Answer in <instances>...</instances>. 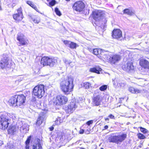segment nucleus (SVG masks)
<instances>
[{"label": "nucleus", "mask_w": 149, "mask_h": 149, "mask_svg": "<svg viewBox=\"0 0 149 149\" xmlns=\"http://www.w3.org/2000/svg\"><path fill=\"white\" fill-rule=\"evenodd\" d=\"M93 18L96 21H98L103 18L102 12L100 10H96L93 12Z\"/></svg>", "instance_id": "ddd939ff"}, {"label": "nucleus", "mask_w": 149, "mask_h": 149, "mask_svg": "<svg viewBox=\"0 0 149 149\" xmlns=\"http://www.w3.org/2000/svg\"><path fill=\"white\" fill-rule=\"evenodd\" d=\"M9 61L8 58L7 56H5L3 58H2L0 61V68L2 69L7 67L10 68V65L9 64Z\"/></svg>", "instance_id": "9d476101"}, {"label": "nucleus", "mask_w": 149, "mask_h": 149, "mask_svg": "<svg viewBox=\"0 0 149 149\" xmlns=\"http://www.w3.org/2000/svg\"><path fill=\"white\" fill-rule=\"evenodd\" d=\"M107 20L106 19H104V24H105L107 22Z\"/></svg>", "instance_id": "8fccbe9b"}, {"label": "nucleus", "mask_w": 149, "mask_h": 149, "mask_svg": "<svg viewBox=\"0 0 149 149\" xmlns=\"http://www.w3.org/2000/svg\"><path fill=\"white\" fill-rule=\"evenodd\" d=\"M84 7L85 6L84 3L81 1L75 2L72 7L74 10L78 12L82 11Z\"/></svg>", "instance_id": "6e6552de"}, {"label": "nucleus", "mask_w": 149, "mask_h": 149, "mask_svg": "<svg viewBox=\"0 0 149 149\" xmlns=\"http://www.w3.org/2000/svg\"><path fill=\"white\" fill-rule=\"evenodd\" d=\"M140 130L142 132L145 134L147 133L148 132V130L147 129L142 127H140Z\"/></svg>", "instance_id": "4c0bfd02"}, {"label": "nucleus", "mask_w": 149, "mask_h": 149, "mask_svg": "<svg viewBox=\"0 0 149 149\" xmlns=\"http://www.w3.org/2000/svg\"><path fill=\"white\" fill-rule=\"evenodd\" d=\"M32 20L35 23L38 24L40 21L39 18L36 16H33V17H30Z\"/></svg>", "instance_id": "b1692460"}, {"label": "nucleus", "mask_w": 149, "mask_h": 149, "mask_svg": "<svg viewBox=\"0 0 149 149\" xmlns=\"http://www.w3.org/2000/svg\"><path fill=\"white\" fill-rule=\"evenodd\" d=\"M13 17L16 22H19L22 21L23 18V15L21 7L17 10L15 14L13 15Z\"/></svg>", "instance_id": "0eeeda50"}, {"label": "nucleus", "mask_w": 149, "mask_h": 149, "mask_svg": "<svg viewBox=\"0 0 149 149\" xmlns=\"http://www.w3.org/2000/svg\"><path fill=\"white\" fill-rule=\"evenodd\" d=\"M108 126L107 125H105L104 126V130H106L108 129Z\"/></svg>", "instance_id": "3c124183"}, {"label": "nucleus", "mask_w": 149, "mask_h": 149, "mask_svg": "<svg viewBox=\"0 0 149 149\" xmlns=\"http://www.w3.org/2000/svg\"><path fill=\"white\" fill-rule=\"evenodd\" d=\"M123 13L127 14L128 15H132L133 12L132 11L128 9H125L123 10Z\"/></svg>", "instance_id": "cd10ccee"}, {"label": "nucleus", "mask_w": 149, "mask_h": 149, "mask_svg": "<svg viewBox=\"0 0 149 149\" xmlns=\"http://www.w3.org/2000/svg\"><path fill=\"white\" fill-rule=\"evenodd\" d=\"M44 120V117L43 116H39L36 122V124L39 125L41 124L43 121Z\"/></svg>", "instance_id": "a878e982"}, {"label": "nucleus", "mask_w": 149, "mask_h": 149, "mask_svg": "<svg viewBox=\"0 0 149 149\" xmlns=\"http://www.w3.org/2000/svg\"><path fill=\"white\" fill-rule=\"evenodd\" d=\"M68 100V99L66 97L59 95L57 96L56 97H54L52 101L54 104L61 105L65 104Z\"/></svg>", "instance_id": "423d86ee"}, {"label": "nucleus", "mask_w": 149, "mask_h": 149, "mask_svg": "<svg viewBox=\"0 0 149 149\" xmlns=\"http://www.w3.org/2000/svg\"><path fill=\"white\" fill-rule=\"evenodd\" d=\"M129 91L132 93H140V91L137 89H135L133 87H130L129 88Z\"/></svg>", "instance_id": "5701e85b"}, {"label": "nucleus", "mask_w": 149, "mask_h": 149, "mask_svg": "<svg viewBox=\"0 0 149 149\" xmlns=\"http://www.w3.org/2000/svg\"><path fill=\"white\" fill-rule=\"evenodd\" d=\"M112 37L118 39L122 36V32L119 29H114L112 32Z\"/></svg>", "instance_id": "f3484780"}, {"label": "nucleus", "mask_w": 149, "mask_h": 149, "mask_svg": "<svg viewBox=\"0 0 149 149\" xmlns=\"http://www.w3.org/2000/svg\"><path fill=\"white\" fill-rule=\"evenodd\" d=\"M77 46V45L76 43L71 42L69 45L70 47L72 49L76 48Z\"/></svg>", "instance_id": "2f4dec72"}, {"label": "nucleus", "mask_w": 149, "mask_h": 149, "mask_svg": "<svg viewBox=\"0 0 149 149\" xmlns=\"http://www.w3.org/2000/svg\"><path fill=\"white\" fill-rule=\"evenodd\" d=\"M37 149H42L41 145L39 142H38L36 145H33V149H37Z\"/></svg>", "instance_id": "c85d7f7f"}, {"label": "nucleus", "mask_w": 149, "mask_h": 149, "mask_svg": "<svg viewBox=\"0 0 149 149\" xmlns=\"http://www.w3.org/2000/svg\"><path fill=\"white\" fill-rule=\"evenodd\" d=\"M59 138H60V140L61 141H64L66 140L67 136L65 133L62 132L61 135L59 136Z\"/></svg>", "instance_id": "393cba45"}, {"label": "nucleus", "mask_w": 149, "mask_h": 149, "mask_svg": "<svg viewBox=\"0 0 149 149\" xmlns=\"http://www.w3.org/2000/svg\"><path fill=\"white\" fill-rule=\"evenodd\" d=\"M139 64L142 68L149 69V62L147 60L144 59H141L139 60Z\"/></svg>", "instance_id": "dca6fc26"}, {"label": "nucleus", "mask_w": 149, "mask_h": 149, "mask_svg": "<svg viewBox=\"0 0 149 149\" xmlns=\"http://www.w3.org/2000/svg\"><path fill=\"white\" fill-rule=\"evenodd\" d=\"M102 97L100 95H98L94 97L93 99V102L95 105H99L102 100Z\"/></svg>", "instance_id": "6ab92c4d"}, {"label": "nucleus", "mask_w": 149, "mask_h": 149, "mask_svg": "<svg viewBox=\"0 0 149 149\" xmlns=\"http://www.w3.org/2000/svg\"><path fill=\"white\" fill-rule=\"evenodd\" d=\"M102 51L101 49H93V53L95 55H97L100 54Z\"/></svg>", "instance_id": "bb28decb"}, {"label": "nucleus", "mask_w": 149, "mask_h": 149, "mask_svg": "<svg viewBox=\"0 0 149 149\" xmlns=\"http://www.w3.org/2000/svg\"><path fill=\"white\" fill-rule=\"evenodd\" d=\"M73 81V78L70 77L61 82V88L65 94H68L70 92L73 91L74 87Z\"/></svg>", "instance_id": "f257e3e1"}, {"label": "nucleus", "mask_w": 149, "mask_h": 149, "mask_svg": "<svg viewBox=\"0 0 149 149\" xmlns=\"http://www.w3.org/2000/svg\"><path fill=\"white\" fill-rule=\"evenodd\" d=\"M90 131L89 130H87L85 132V133L86 134H88L89 133Z\"/></svg>", "instance_id": "603ef678"}, {"label": "nucleus", "mask_w": 149, "mask_h": 149, "mask_svg": "<svg viewBox=\"0 0 149 149\" xmlns=\"http://www.w3.org/2000/svg\"><path fill=\"white\" fill-rule=\"evenodd\" d=\"M30 6H31L32 8H33L34 9H35L36 11L40 13L39 11L38 10L36 6V5H34V4L32 2L31 5Z\"/></svg>", "instance_id": "e433bc0d"}, {"label": "nucleus", "mask_w": 149, "mask_h": 149, "mask_svg": "<svg viewBox=\"0 0 149 149\" xmlns=\"http://www.w3.org/2000/svg\"><path fill=\"white\" fill-rule=\"evenodd\" d=\"M45 93L44 85L40 84L34 87L33 89L32 94L37 98H40L44 96Z\"/></svg>", "instance_id": "20e7f679"}, {"label": "nucleus", "mask_w": 149, "mask_h": 149, "mask_svg": "<svg viewBox=\"0 0 149 149\" xmlns=\"http://www.w3.org/2000/svg\"><path fill=\"white\" fill-rule=\"evenodd\" d=\"M101 149H103V148H101Z\"/></svg>", "instance_id": "052dcab7"}, {"label": "nucleus", "mask_w": 149, "mask_h": 149, "mask_svg": "<svg viewBox=\"0 0 149 149\" xmlns=\"http://www.w3.org/2000/svg\"><path fill=\"white\" fill-rule=\"evenodd\" d=\"M7 115L6 113L4 112L0 116V128L3 130H5L7 128L10 122V119L7 117Z\"/></svg>", "instance_id": "39448f33"}, {"label": "nucleus", "mask_w": 149, "mask_h": 149, "mask_svg": "<svg viewBox=\"0 0 149 149\" xmlns=\"http://www.w3.org/2000/svg\"><path fill=\"white\" fill-rule=\"evenodd\" d=\"M105 120L106 121H108V120H109V119L108 118H105Z\"/></svg>", "instance_id": "5fc2aeb1"}, {"label": "nucleus", "mask_w": 149, "mask_h": 149, "mask_svg": "<svg viewBox=\"0 0 149 149\" xmlns=\"http://www.w3.org/2000/svg\"><path fill=\"white\" fill-rule=\"evenodd\" d=\"M138 137L139 139H142L145 138L146 137L143 134L139 133L138 135Z\"/></svg>", "instance_id": "79ce46f5"}, {"label": "nucleus", "mask_w": 149, "mask_h": 149, "mask_svg": "<svg viewBox=\"0 0 149 149\" xmlns=\"http://www.w3.org/2000/svg\"><path fill=\"white\" fill-rule=\"evenodd\" d=\"M26 3L28 4L30 6L31 5V4L32 3V2L31 1H26Z\"/></svg>", "instance_id": "49530a36"}, {"label": "nucleus", "mask_w": 149, "mask_h": 149, "mask_svg": "<svg viewBox=\"0 0 149 149\" xmlns=\"http://www.w3.org/2000/svg\"><path fill=\"white\" fill-rule=\"evenodd\" d=\"M61 120L60 118L59 117H58V118H56V120L55 121L56 124L58 125L60 124V123H61Z\"/></svg>", "instance_id": "58836bf2"}, {"label": "nucleus", "mask_w": 149, "mask_h": 149, "mask_svg": "<svg viewBox=\"0 0 149 149\" xmlns=\"http://www.w3.org/2000/svg\"><path fill=\"white\" fill-rule=\"evenodd\" d=\"M91 86V84L88 82H85L84 84V87L86 88H88Z\"/></svg>", "instance_id": "c9c22d12"}, {"label": "nucleus", "mask_w": 149, "mask_h": 149, "mask_svg": "<svg viewBox=\"0 0 149 149\" xmlns=\"http://www.w3.org/2000/svg\"><path fill=\"white\" fill-rule=\"evenodd\" d=\"M93 122V120H90L88 121L86 123V124L89 126L91 124H92Z\"/></svg>", "instance_id": "37998d69"}, {"label": "nucleus", "mask_w": 149, "mask_h": 149, "mask_svg": "<svg viewBox=\"0 0 149 149\" xmlns=\"http://www.w3.org/2000/svg\"><path fill=\"white\" fill-rule=\"evenodd\" d=\"M70 43H71V41L68 40H65L64 41V43L65 45H69Z\"/></svg>", "instance_id": "c03bdc74"}, {"label": "nucleus", "mask_w": 149, "mask_h": 149, "mask_svg": "<svg viewBox=\"0 0 149 149\" xmlns=\"http://www.w3.org/2000/svg\"><path fill=\"white\" fill-rule=\"evenodd\" d=\"M19 128V125L17 123L15 125H11L10 126L8 129V133L9 134H15L17 133Z\"/></svg>", "instance_id": "2eb2a0df"}, {"label": "nucleus", "mask_w": 149, "mask_h": 149, "mask_svg": "<svg viewBox=\"0 0 149 149\" xmlns=\"http://www.w3.org/2000/svg\"><path fill=\"white\" fill-rule=\"evenodd\" d=\"M63 61L66 64H70L71 63V62L70 61L66 59H65V58H64L63 59Z\"/></svg>", "instance_id": "a19ab883"}, {"label": "nucleus", "mask_w": 149, "mask_h": 149, "mask_svg": "<svg viewBox=\"0 0 149 149\" xmlns=\"http://www.w3.org/2000/svg\"><path fill=\"white\" fill-rule=\"evenodd\" d=\"M55 11L57 15L60 16L61 15V14L60 11L59 10L58 8H55Z\"/></svg>", "instance_id": "f704fd0d"}, {"label": "nucleus", "mask_w": 149, "mask_h": 149, "mask_svg": "<svg viewBox=\"0 0 149 149\" xmlns=\"http://www.w3.org/2000/svg\"><path fill=\"white\" fill-rule=\"evenodd\" d=\"M26 100L25 96L23 95H16L11 97L8 101L10 105L20 106L24 105Z\"/></svg>", "instance_id": "f03ea898"}, {"label": "nucleus", "mask_w": 149, "mask_h": 149, "mask_svg": "<svg viewBox=\"0 0 149 149\" xmlns=\"http://www.w3.org/2000/svg\"><path fill=\"white\" fill-rule=\"evenodd\" d=\"M134 68L132 63L131 62H125L122 66V69L127 72L133 70Z\"/></svg>", "instance_id": "f8f14e48"}, {"label": "nucleus", "mask_w": 149, "mask_h": 149, "mask_svg": "<svg viewBox=\"0 0 149 149\" xmlns=\"http://www.w3.org/2000/svg\"><path fill=\"white\" fill-rule=\"evenodd\" d=\"M49 1V6H53L56 3V1L55 0H47Z\"/></svg>", "instance_id": "473e14b6"}, {"label": "nucleus", "mask_w": 149, "mask_h": 149, "mask_svg": "<svg viewBox=\"0 0 149 149\" xmlns=\"http://www.w3.org/2000/svg\"><path fill=\"white\" fill-rule=\"evenodd\" d=\"M120 56L119 55H111L107 57L106 60L111 63L115 64L116 62L119 61L120 59Z\"/></svg>", "instance_id": "1a4fd4ad"}, {"label": "nucleus", "mask_w": 149, "mask_h": 149, "mask_svg": "<svg viewBox=\"0 0 149 149\" xmlns=\"http://www.w3.org/2000/svg\"><path fill=\"white\" fill-rule=\"evenodd\" d=\"M25 149H29V144H26Z\"/></svg>", "instance_id": "09e8293b"}, {"label": "nucleus", "mask_w": 149, "mask_h": 149, "mask_svg": "<svg viewBox=\"0 0 149 149\" xmlns=\"http://www.w3.org/2000/svg\"><path fill=\"white\" fill-rule=\"evenodd\" d=\"M6 114H8L7 116L9 119H10H10L11 118L13 120H15V119L16 118L14 114L13 113H6Z\"/></svg>", "instance_id": "c756f323"}, {"label": "nucleus", "mask_w": 149, "mask_h": 149, "mask_svg": "<svg viewBox=\"0 0 149 149\" xmlns=\"http://www.w3.org/2000/svg\"><path fill=\"white\" fill-rule=\"evenodd\" d=\"M107 85H103L99 88L100 90L101 91H104L107 90Z\"/></svg>", "instance_id": "72a5a7b5"}, {"label": "nucleus", "mask_w": 149, "mask_h": 149, "mask_svg": "<svg viewBox=\"0 0 149 149\" xmlns=\"http://www.w3.org/2000/svg\"><path fill=\"white\" fill-rule=\"evenodd\" d=\"M127 137V134H125L123 133L116 136L117 143L122 142L125 140Z\"/></svg>", "instance_id": "aec40b11"}, {"label": "nucleus", "mask_w": 149, "mask_h": 149, "mask_svg": "<svg viewBox=\"0 0 149 149\" xmlns=\"http://www.w3.org/2000/svg\"><path fill=\"white\" fill-rule=\"evenodd\" d=\"M19 125V128L20 131L23 133L27 132L29 129V125L25 123H23L22 122L17 123Z\"/></svg>", "instance_id": "4468645a"}, {"label": "nucleus", "mask_w": 149, "mask_h": 149, "mask_svg": "<svg viewBox=\"0 0 149 149\" xmlns=\"http://www.w3.org/2000/svg\"><path fill=\"white\" fill-rule=\"evenodd\" d=\"M59 59L57 57H49L44 56L42 58L41 60V64L43 66L48 65L50 67H53L58 63Z\"/></svg>", "instance_id": "7ed1b4c3"}, {"label": "nucleus", "mask_w": 149, "mask_h": 149, "mask_svg": "<svg viewBox=\"0 0 149 149\" xmlns=\"http://www.w3.org/2000/svg\"><path fill=\"white\" fill-rule=\"evenodd\" d=\"M66 1H70V0H65Z\"/></svg>", "instance_id": "13d9d810"}, {"label": "nucleus", "mask_w": 149, "mask_h": 149, "mask_svg": "<svg viewBox=\"0 0 149 149\" xmlns=\"http://www.w3.org/2000/svg\"><path fill=\"white\" fill-rule=\"evenodd\" d=\"M118 86L121 88L123 87L125 85V83L123 81H120L117 84Z\"/></svg>", "instance_id": "7c9ffc66"}, {"label": "nucleus", "mask_w": 149, "mask_h": 149, "mask_svg": "<svg viewBox=\"0 0 149 149\" xmlns=\"http://www.w3.org/2000/svg\"><path fill=\"white\" fill-rule=\"evenodd\" d=\"M1 9V6H0V10Z\"/></svg>", "instance_id": "bf43d9fd"}, {"label": "nucleus", "mask_w": 149, "mask_h": 149, "mask_svg": "<svg viewBox=\"0 0 149 149\" xmlns=\"http://www.w3.org/2000/svg\"><path fill=\"white\" fill-rule=\"evenodd\" d=\"M105 27H106V26H105V25H104V26H103V28H104H104Z\"/></svg>", "instance_id": "6e6d98bb"}, {"label": "nucleus", "mask_w": 149, "mask_h": 149, "mask_svg": "<svg viewBox=\"0 0 149 149\" xmlns=\"http://www.w3.org/2000/svg\"><path fill=\"white\" fill-rule=\"evenodd\" d=\"M1 143L2 144H3V141H1Z\"/></svg>", "instance_id": "4d7b16f0"}, {"label": "nucleus", "mask_w": 149, "mask_h": 149, "mask_svg": "<svg viewBox=\"0 0 149 149\" xmlns=\"http://www.w3.org/2000/svg\"><path fill=\"white\" fill-rule=\"evenodd\" d=\"M54 128L53 127H51L50 128V131H52L54 130Z\"/></svg>", "instance_id": "864d4df0"}, {"label": "nucleus", "mask_w": 149, "mask_h": 149, "mask_svg": "<svg viewBox=\"0 0 149 149\" xmlns=\"http://www.w3.org/2000/svg\"><path fill=\"white\" fill-rule=\"evenodd\" d=\"M108 117L111 118V119H115V117L112 114H110L109 115V116H108Z\"/></svg>", "instance_id": "a18cd8bd"}, {"label": "nucleus", "mask_w": 149, "mask_h": 149, "mask_svg": "<svg viewBox=\"0 0 149 149\" xmlns=\"http://www.w3.org/2000/svg\"><path fill=\"white\" fill-rule=\"evenodd\" d=\"M17 40L19 41V46L26 45L28 44V40L22 33H19L18 34Z\"/></svg>", "instance_id": "9b49d317"}, {"label": "nucleus", "mask_w": 149, "mask_h": 149, "mask_svg": "<svg viewBox=\"0 0 149 149\" xmlns=\"http://www.w3.org/2000/svg\"><path fill=\"white\" fill-rule=\"evenodd\" d=\"M77 107L75 101L74 100H72L68 106V111L72 112Z\"/></svg>", "instance_id": "a211bd4d"}, {"label": "nucleus", "mask_w": 149, "mask_h": 149, "mask_svg": "<svg viewBox=\"0 0 149 149\" xmlns=\"http://www.w3.org/2000/svg\"><path fill=\"white\" fill-rule=\"evenodd\" d=\"M31 139V136H29L27 138V140L25 141L26 144H29L30 140Z\"/></svg>", "instance_id": "ea45409f"}, {"label": "nucleus", "mask_w": 149, "mask_h": 149, "mask_svg": "<svg viewBox=\"0 0 149 149\" xmlns=\"http://www.w3.org/2000/svg\"><path fill=\"white\" fill-rule=\"evenodd\" d=\"M108 141L110 142L117 143L116 136L113 135L109 136L108 138Z\"/></svg>", "instance_id": "4be33fe9"}, {"label": "nucleus", "mask_w": 149, "mask_h": 149, "mask_svg": "<svg viewBox=\"0 0 149 149\" xmlns=\"http://www.w3.org/2000/svg\"><path fill=\"white\" fill-rule=\"evenodd\" d=\"M84 130H81L79 131V133L80 134H82L84 132Z\"/></svg>", "instance_id": "de8ad7c7"}, {"label": "nucleus", "mask_w": 149, "mask_h": 149, "mask_svg": "<svg viewBox=\"0 0 149 149\" xmlns=\"http://www.w3.org/2000/svg\"><path fill=\"white\" fill-rule=\"evenodd\" d=\"M102 69L98 67L91 68L90 69L91 72L96 73L99 74H100V71H101Z\"/></svg>", "instance_id": "412c9836"}]
</instances>
